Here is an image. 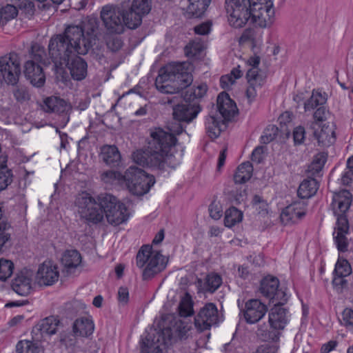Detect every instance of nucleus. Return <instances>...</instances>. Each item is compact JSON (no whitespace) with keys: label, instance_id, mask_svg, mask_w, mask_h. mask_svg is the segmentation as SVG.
I'll return each mask as SVG.
<instances>
[{"label":"nucleus","instance_id":"f257e3e1","mask_svg":"<svg viewBox=\"0 0 353 353\" xmlns=\"http://www.w3.org/2000/svg\"><path fill=\"white\" fill-rule=\"evenodd\" d=\"M201 108L197 103L178 104L173 109L174 121L167 125L168 131L155 128L150 132L151 139L145 151L137 150L132 154L134 161L140 165L163 170L165 167L174 168L180 163L172 150L176 143V135L183 131L181 121L187 123L192 121L201 112Z\"/></svg>","mask_w":353,"mask_h":353},{"label":"nucleus","instance_id":"f03ea898","mask_svg":"<svg viewBox=\"0 0 353 353\" xmlns=\"http://www.w3.org/2000/svg\"><path fill=\"white\" fill-rule=\"evenodd\" d=\"M100 35L98 19L88 17L82 26H68L63 34H56L50 39L49 57L56 68L66 66L77 54H86L96 44Z\"/></svg>","mask_w":353,"mask_h":353},{"label":"nucleus","instance_id":"7ed1b4c3","mask_svg":"<svg viewBox=\"0 0 353 353\" xmlns=\"http://www.w3.org/2000/svg\"><path fill=\"white\" fill-rule=\"evenodd\" d=\"M225 9L229 23L235 28L243 27L250 19L261 28L273 22L274 10L271 0H225Z\"/></svg>","mask_w":353,"mask_h":353},{"label":"nucleus","instance_id":"20e7f679","mask_svg":"<svg viewBox=\"0 0 353 353\" xmlns=\"http://www.w3.org/2000/svg\"><path fill=\"white\" fill-rule=\"evenodd\" d=\"M186 63H172L159 71L155 80L157 89L165 94H178L193 81L192 75Z\"/></svg>","mask_w":353,"mask_h":353},{"label":"nucleus","instance_id":"39448f33","mask_svg":"<svg viewBox=\"0 0 353 353\" xmlns=\"http://www.w3.org/2000/svg\"><path fill=\"white\" fill-rule=\"evenodd\" d=\"M352 203V194L347 190L334 193L331 203L332 210L336 217V223L333 232L334 243L341 252L347 251L349 241L346 236L349 234V222L345 213Z\"/></svg>","mask_w":353,"mask_h":353},{"label":"nucleus","instance_id":"423d86ee","mask_svg":"<svg viewBox=\"0 0 353 353\" xmlns=\"http://www.w3.org/2000/svg\"><path fill=\"white\" fill-rule=\"evenodd\" d=\"M168 259L152 245L141 247L136 256L137 266L142 270L143 280H150L164 270Z\"/></svg>","mask_w":353,"mask_h":353},{"label":"nucleus","instance_id":"0eeeda50","mask_svg":"<svg viewBox=\"0 0 353 353\" xmlns=\"http://www.w3.org/2000/svg\"><path fill=\"white\" fill-rule=\"evenodd\" d=\"M32 60L26 62L24 74L30 83L37 88L42 87L46 81V77L39 63L46 64L47 57L45 48L35 43L31 47Z\"/></svg>","mask_w":353,"mask_h":353},{"label":"nucleus","instance_id":"6e6552de","mask_svg":"<svg viewBox=\"0 0 353 353\" xmlns=\"http://www.w3.org/2000/svg\"><path fill=\"white\" fill-rule=\"evenodd\" d=\"M123 181L128 190L137 196L146 194L155 183L152 175L146 174L136 166H130L126 170L123 174Z\"/></svg>","mask_w":353,"mask_h":353},{"label":"nucleus","instance_id":"1a4fd4ad","mask_svg":"<svg viewBox=\"0 0 353 353\" xmlns=\"http://www.w3.org/2000/svg\"><path fill=\"white\" fill-rule=\"evenodd\" d=\"M99 201L110 224L119 225L128 219L129 213L127 207L113 195L107 193L101 194L99 195Z\"/></svg>","mask_w":353,"mask_h":353},{"label":"nucleus","instance_id":"9d476101","mask_svg":"<svg viewBox=\"0 0 353 353\" xmlns=\"http://www.w3.org/2000/svg\"><path fill=\"white\" fill-rule=\"evenodd\" d=\"M274 307L269 312V323L274 332H263L258 330V335L261 336L264 341H277L279 338V331L283 330L289 322L288 310L283 307L285 303L275 302Z\"/></svg>","mask_w":353,"mask_h":353},{"label":"nucleus","instance_id":"9b49d317","mask_svg":"<svg viewBox=\"0 0 353 353\" xmlns=\"http://www.w3.org/2000/svg\"><path fill=\"white\" fill-rule=\"evenodd\" d=\"M78 211L81 216L94 223L101 222L103 219L104 211L97 198V201L86 192L81 194L76 200Z\"/></svg>","mask_w":353,"mask_h":353},{"label":"nucleus","instance_id":"f8f14e48","mask_svg":"<svg viewBox=\"0 0 353 353\" xmlns=\"http://www.w3.org/2000/svg\"><path fill=\"white\" fill-rule=\"evenodd\" d=\"M100 17L103 23L110 33L121 34L124 30V26H127L125 12L117 6L105 5L102 7Z\"/></svg>","mask_w":353,"mask_h":353},{"label":"nucleus","instance_id":"ddd939ff","mask_svg":"<svg viewBox=\"0 0 353 353\" xmlns=\"http://www.w3.org/2000/svg\"><path fill=\"white\" fill-rule=\"evenodd\" d=\"M0 74L6 83L17 84L21 74V62L17 53L10 52L0 58Z\"/></svg>","mask_w":353,"mask_h":353},{"label":"nucleus","instance_id":"4468645a","mask_svg":"<svg viewBox=\"0 0 353 353\" xmlns=\"http://www.w3.org/2000/svg\"><path fill=\"white\" fill-rule=\"evenodd\" d=\"M151 8V0H133L130 8L125 12L127 27L130 29L139 27L143 17L150 12Z\"/></svg>","mask_w":353,"mask_h":353},{"label":"nucleus","instance_id":"2eb2a0df","mask_svg":"<svg viewBox=\"0 0 353 353\" xmlns=\"http://www.w3.org/2000/svg\"><path fill=\"white\" fill-rule=\"evenodd\" d=\"M34 272L27 268L19 270L12 281V288L19 295L28 296L32 290L35 282Z\"/></svg>","mask_w":353,"mask_h":353},{"label":"nucleus","instance_id":"dca6fc26","mask_svg":"<svg viewBox=\"0 0 353 353\" xmlns=\"http://www.w3.org/2000/svg\"><path fill=\"white\" fill-rule=\"evenodd\" d=\"M219 322L218 310L215 304L206 303L196 316L194 325L200 332L210 330Z\"/></svg>","mask_w":353,"mask_h":353},{"label":"nucleus","instance_id":"f3484780","mask_svg":"<svg viewBox=\"0 0 353 353\" xmlns=\"http://www.w3.org/2000/svg\"><path fill=\"white\" fill-rule=\"evenodd\" d=\"M279 281L276 277L266 276L261 282L260 292L272 301V303L278 302L285 303L288 301L286 293L279 290Z\"/></svg>","mask_w":353,"mask_h":353},{"label":"nucleus","instance_id":"a211bd4d","mask_svg":"<svg viewBox=\"0 0 353 353\" xmlns=\"http://www.w3.org/2000/svg\"><path fill=\"white\" fill-rule=\"evenodd\" d=\"M267 310L265 304L259 299H252L245 302L243 313L248 323L254 324L264 317Z\"/></svg>","mask_w":353,"mask_h":353},{"label":"nucleus","instance_id":"6ab92c4d","mask_svg":"<svg viewBox=\"0 0 353 353\" xmlns=\"http://www.w3.org/2000/svg\"><path fill=\"white\" fill-rule=\"evenodd\" d=\"M59 273L57 267L50 261H44L39 266L35 274V282L40 286L53 285L59 279Z\"/></svg>","mask_w":353,"mask_h":353},{"label":"nucleus","instance_id":"aec40b11","mask_svg":"<svg viewBox=\"0 0 353 353\" xmlns=\"http://www.w3.org/2000/svg\"><path fill=\"white\" fill-rule=\"evenodd\" d=\"M307 203L304 201H296L285 207L281 214V220L285 224L296 223L305 216Z\"/></svg>","mask_w":353,"mask_h":353},{"label":"nucleus","instance_id":"412c9836","mask_svg":"<svg viewBox=\"0 0 353 353\" xmlns=\"http://www.w3.org/2000/svg\"><path fill=\"white\" fill-rule=\"evenodd\" d=\"M311 128L314 129V135L321 147H329L336 141L334 126L330 123H325L321 126L316 122H312Z\"/></svg>","mask_w":353,"mask_h":353},{"label":"nucleus","instance_id":"4be33fe9","mask_svg":"<svg viewBox=\"0 0 353 353\" xmlns=\"http://www.w3.org/2000/svg\"><path fill=\"white\" fill-rule=\"evenodd\" d=\"M59 324L58 317L54 316L46 317L33 327L32 334L36 340H41L44 334H54L57 332Z\"/></svg>","mask_w":353,"mask_h":353},{"label":"nucleus","instance_id":"5701e85b","mask_svg":"<svg viewBox=\"0 0 353 353\" xmlns=\"http://www.w3.org/2000/svg\"><path fill=\"white\" fill-rule=\"evenodd\" d=\"M216 108L224 120H230L236 114V103L230 99L228 94L221 92L217 97Z\"/></svg>","mask_w":353,"mask_h":353},{"label":"nucleus","instance_id":"b1692460","mask_svg":"<svg viewBox=\"0 0 353 353\" xmlns=\"http://www.w3.org/2000/svg\"><path fill=\"white\" fill-rule=\"evenodd\" d=\"M225 128L224 119H222L216 114L211 112L205 119L206 133L211 139L219 137Z\"/></svg>","mask_w":353,"mask_h":353},{"label":"nucleus","instance_id":"393cba45","mask_svg":"<svg viewBox=\"0 0 353 353\" xmlns=\"http://www.w3.org/2000/svg\"><path fill=\"white\" fill-rule=\"evenodd\" d=\"M94 324L90 316H82L77 319L72 326L73 332L76 336L88 337L92 334Z\"/></svg>","mask_w":353,"mask_h":353},{"label":"nucleus","instance_id":"a878e982","mask_svg":"<svg viewBox=\"0 0 353 353\" xmlns=\"http://www.w3.org/2000/svg\"><path fill=\"white\" fill-rule=\"evenodd\" d=\"M71 63H69L68 68L72 77L77 81L83 80L88 73V65L85 61L77 55L72 58Z\"/></svg>","mask_w":353,"mask_h":353},{"label":"nucleus","instance_id":"bb28decb","mask_svg":"<svg viewBox=\"0 0 353 353\" xmlns=\"http://www.w3.org/2000/svg\"><path fill=\"white\" fill-rule=\"evenodd\" d=\"M71 106L64 99L57 97H50L44 100L43 109L48 112H56L58 114L68 112Z\"/></svg>","mask_w":353,"mask_h":353},{"label":"nucleus","instance_id":"cd10ccee","mask_svg":"<svg viewBox=\"0 0 353 353\" xmlns=\"http://www.w3.org/2000/svg\"><path fill=\"white\" fill-rule=\"evenodd\" d=\"M81 255L76 250H66L61 258L62 264L68 272H72L78 268L81 263Z\"/></svg>","mask_w":353,"mask_h":353},{"label":"nucleus","instance_id":"c85d7f7f","mask_svg":"<svg viewBox=\"0 0 353 353\" xmlns=\"http://www.w3.org/2000/svg\"><path fill=\"white\" fill-rule=\"evenodd\" d=\"M100 157L103 161L110 166H115L121 161V154L114 145H104L101 148Z\"/></svg>","mask_w":353,"mask_h":353},{"label":"nucleus","instance_id":"c756f323","mask_svg":"<svg viewBox=\"0 0 353 353\" xmlns=\"http://www.w3.org/2000/svg\"><path fill=\"white\" fill-rule=\"evenodd\" d=\"M189 2L186 8L188 17H201L209 6L210 0H188Z\"/></svg>","mask_w":353,"mask_h":353},{"label":"nucleus","instance_id":"7c9ffc66","mask_svg":"<svg viewBox=\"0 0 353 353\" xmlns=\"http://www.w3.org/2000/svg\"><path fill=\"white\" fill-rule=\"evenodd\" d=\"M319 188L318 182L313 178L304 179L300 184L297 194L301 199H309L314 196Z\"/></svg>","mask_w":353,"mask_h":353},{"label":"nucleus","instance_id":"2f4dec72","mask_svg":"<svg viewBox=\"0 0 353 353\" xmlns=\"http://www.w3.org/2000/svg\"><path fill=\"white\" fill-rule=\"evenodd\" d=\"M208 90V86L205 83L194 85L192 87L188 88L185 92L182 94V97L185 102L193 101L196 99L203 97Z\"/></svg>","mask_w":353,"mask_h":353},{"label":"nucleus","instance_id":"473e14b6","mask_svg":"<svg viewBox=\"0 0 353 353\" xmlns=\"http://www.w3.org/2000/svg\"><path fill=\"white\" fill-rule=\"evenodd\" d=\"M253 167L252 164L247 161L239 165L234 176L235 183H244L252 176Z\"/></svg>","mask_w":353,"mask_h":353},{"label":"nucleus","instance_id":"72a5a7b5","mask_svg":"<svg viewBox=\"0 0 353 353\" xmlns=\"http://www.w3.org/2000/svg\"><path fill=\"white\" fill-rule=\"evenodd\" d=\"M0 164V191L5 190L12 181V172L7 165L6 157H1Z\"/></svg>","mask_w":353,"mask_h":353},{"label":"nucleus","instance_id":"f704fd0d","mask_svg":"<svg viewBox=\"0 0 353 353\" xmlns=\"http://www.w3.org/2000/svg\"><path fill=\"white\" fill-rule=\"evenodd\" d=\"M222 284L221 276L216 273H210L205 279L203 290L205 292H214Z\"/></svg>","mask_w":353,"mask_h":353},{"label":"nucleus","instance_id":"c9c22d12","mask_svg":"<svg viewBox=\"0 0 353 353\" xmlns=\"http://www.w3.org/2000/svg\"><path fill=\"white\" fill-rule=\"evenodd\" d=\"M242 212L234 207L230 208L225 211L224 223L228 228L234 226L236 223L242 220Z\"/></svg>","mask_w":353,"mask_h":353},{"label":"nucleus","instance_id":"e433bc0d","mask_svg":"<svg viewBox=\"0 0 353 353\" xmlns=\"http://www.w3.org/2000/svg\"><path fill=\"white\" fill-rule=\"evenodd\" d=\"M327 161V154L323 152L318 153L314 156L311 164L309 165L308 172L312 175H318L322 170Z\"/></svg>","mask_w":353,"mask_h":353},{"label":"nucleus","instance_id":"4c0bfd02","mask_svg":"<svg viewBox=\"0 0 353 353\" xmlns=\"http://www.w3.org/2000/svg\"><path fill=\"white\" fill-rule=\"evenodd\" d=\"M179 314L181 316L188 317L193 314V305L191 296L186 294L181 300L178 307Z\"/></svg>","mask_w":353,"mask_h":353},{"label":"nucleus","instance_id":"58836bf2","mask_svg":"<svg viewBox=\"0 0 353 353\" xmlns=\"http://www.w3.org/2000/svg\"><path fill=\"white\" fill-rule=\"evenodd\" d=\"M17 353H43V350L30 341H20L16 346Z\"/></svg>","mask_w":353,"mask_h":353},{"label":"nucleus","instance_id":"ea45409f","mask_svg":"<svg viewBox=\"0 0 353 353\" xmlns=\"http://www.w3.org/2000/svg\"><path fill=\"white\" fill-rule=\"evenodd\" d=\"M14 263L7 259H0V280L6 281L13 273Z\"/></svg>","mask_w":353,"mask_h":353},{"label":"nucleus","instance_id":"a19ab883","mask_svg":"<svg viewBox=\"0 0 353 353\" xmlns=\"http://www.w3.org/2000/svg\"><path fill=\"white\" fill-rule=\"evenodd\" d=\"M352 272L350 264L346 259L339 258L336 265L334 273L341 276H349Z\"/></svg>","mask_w":353,"mask_h":353},{"label":"nucleus","instance_id":"79ce46f5","mask_svg":"<svg viewBox=\"0 0 353 353\" xmlns=\"http://www.w3.org/2000/svg\"><path fill=\"white\" fill-rule=\"evenodd\" d=\"M257 67H251L247 72L246 78L249 85H262L263 79L259 73Z\"/></svg>","mask_w":353,"mask_h":353},{"label":"nucleus","instance_id":"37998d69","mask_svg":"<svg viewBox=\"0 0 353 353\" xmlns=\"http://www.w3.org/2000/svg\"><path fill=\"white\" fill-rule=\"evenodd\" d=\"M101 179L106 184H112L116 181L119 182L123 181V175L118 172L108 170L101 174Z\"/></svg>","mask_w":353,"mask_h":353},{"label":"nucleus","instance_id":"c03bdc74","mask_svg":"<svg viewBox=\"0 0 353 353\" xmlns=\"http://www.w3.org/2000/svg\"><path fill=\"white\" fill-rule=\"evenodd\" d=\"M203 49V44L200 42L192 41L185 48V54L188 57H196L200 54Z\"/></svg>","mask_w":353,"mask_h":353},{"label":"nucleus","instance_id":"a18cd8bd","mask_svg":"<svg viewBox=\"0 0 353 353\" xmlns=\"http://www.w3.org/2000/svg\"><path fill=\"white\" fill-rule=\"evenodd\" d=\"M1 11L3 15L4 24L8 21L15 18L18 14V9L16 6L8 4L4 7H1Z\"/></svg>","mask_w":353,"mask_h":353},{"label":"nucleus","instance_id":"49530a36","mask_svg":"<svg viewBox=\"0 0 353 353\" xmlns=\"http://www.w3.org/2000/svg\"><path fill=\"white\" fill-rule=\"evenodd\" d=\"M15 99L20 103H23L30 99L28 90L24 87H18L13 92Z\"/></svg>","mask_w":353,"mask_h":353},{"label":"nucleus","instance_id":"de8ad7c7","mask_svg":"<svg viewBox=\"0 0 353 353\" xmlns=\"http://www.w3.org/2000/svg\"><path fill=\"white\" fill-rule=\"evenodd\" d=\"M278 128L274 125L269 126L265 129L263 134L261 137L263 143L267 144L273 141L277 136Z\"/></svg>","mask_w":353,"mask_h":353},{"label":"nucleus","instance_id":"09e8293b","mask_svg":"<svg viewBox=\"0 0 353 353\" xmlns=\"http://www.w3.org/2000/svg\"><path fill=\"white\" fill-rule=\"evenodd\" d=\"M17 6L26 14L32 16L34 12V4L32 0H19Z\"/></svg>","mask_w":353,"mask_h":353},{"label":"nucleus","instance_id":"8fccbe9b","mask_svg":"<svg viewBox=\"0 0 353 353\" xmlns=\"http://www.w3.org/2000/svg\"><path fill=\"white\" fill-rule=\"evenodd\" d=\"M340 322L346 327H353V310L351 308H345L341 314Z\"/></svg>","mask_w":353,"mask_h":353},{"label":"nucleus","instance_id":"3c124183","mask_svg":"<svg viewBox=\"0 0 353 353\" xmlns=\"http://www.w3.org/2000/svg\"><path fill=\"white\" fill-rule=\"evenodd\" d=\"M345 276H341L340 275L334 274L332 280V285L334 290L339 293H341L343 288L347 286V281L345 279Z\"/></svg>","mask_w":353,"mask_h":353},{"label":"nucleus","instance_id":"603ef678","mask_svg":"<svg viewBox=\"0 0 353 353\" xmlns=\"http://www.w3.org/2000/svg\"><path fill=\"white\" fill-rule=\"evenodd\" d=\"M305 138V128L301 125L296 127L293 130V139L295 145L303 143Z\"/></svg>","mask_w":353,"mask_h":353},{"label":"nucleus","instance_id":"864d4df0","mask_svg":"<svg viewBox=\"0 0 353 353\" xmlns=\"http://www.w3.org/2000/svg\"><path fill=\"white\" fill-rule=\"evenodd\" d=\"M123 46L121 39L119 37H112L107 41L108 48L112 52H117Z\"/></svg>","mask_w":353,"mask_h":353},{"label":"nucleus","instance_id":"5fc2aeb1","mask_svg":"<svg viewBox=\"0 0 353 353\" xmlns=\"http://www.w3.org/2000/svg\"><path fill=\"white\" fill-rule=\"evenodd\" d=\"M264 147H256L252 153V161L260 163L264 159Z\"/></svg>","mask_w":353,"mask_h":353},{"label":"nucleus","instance_id":"6e6d98bb","mask_svg":"<svg viewBox=\"0 0 353 353\" xmlns=\"http://www.w3.org/2000/svg\"><path fill=\"white\" fill-rule=\"evenodd\" d=\"M129 300V291L125 287H121L118 290V301L120 304L125 305Z\"/></svg>","mask_w":353,"mask_h":353},{"label":"nucleus","instance_id":"4d7b16f0","mask_svg":"<svg viewBox=\"0 0 353 353\" xmlns=\"http://www.w3.org/2000/svg\"><path fill=\"white\" fill-rule=\"evenodd\" d=\"M211 23L209 22L202 23L194 27V32L197 34L205 35L210 32Z\"/></svg>","mask_w":353,"mask_h":353},{"label":"nucleus","instance_id":"13d9d810","mask_svg":"<svg viewBox=\"0 0 353 353\" xmlns=\"http://www.w3.org/2000/svg\"><path fill=\"white\" fill-rule=\"evenodd\" d=\"M209 211L210 216L215 220H218L222 216L221 207L216 204L212 203L209 207Z\"/></svg>","mask_w":353,"mask_h":353},{"label":"nucleus","instance_id":"bf43d9fd","mask_svg":"<svg viewBox=\"0 0 353 353\" xmlns=\"http://www.w3.org/2000/svg\"><path fill=\"white\" fill-rule=\"evenodd\" d=\"M235 82V80L230 74L223 75L220 79V85L223 89H228Z\"/></svg>","mask_w":353,"mask_h":353},{"label":"nucleus","instance_id":"052dcab7","mask_svg":"<svg viewBox=\"0 0 353 353\" xmlns=\"http://www.w3.org/2000/svg\"><path fill=\"white\" fill-rule=\"evenodd\" d=\"M254 31L252 29H246L244 30L240 37L241 43H245L248 41H254Z\"/></svg>","mask_w":353,"mask_h":353},{"label":"nucleus","instance_id":"680f3d73","mask_svg":"<svg viewBox=\"0 0 353 353\" xmlns=\"http://www.w3.org/2000/svg\"><path fill=\"white\" fill-rule=\"evenodd\" d=\"M143 347L147 349L148 353H163L162 349L160 347V346L155 343H152L150 345H149L148 343L146 344L145 341H143L141 345V350Z\"/></svg>","mask_w":353,"mask_h":353},{"label":"nucleus","instance_id":"e2e57ef3","mask_svg":"<svg viewBox=\"0 0 353 353\" xmlns=\"http://www.w3.org/2000/svg\"><path fill=\"white\" fill-rule=\"evenodd\" d=\"M327 111L325 107H319L314 113V118L317 121H322L326 119Z\"/></svg>","mask_w":353,"mask_h":353},{"label":"nucleus","instance_id":"0e129e2a","mask_svg":"<svg viewBox=\"0 0 353 353\" xmlns=\"http://www.w3.org/2000/svg\"><path fill=\"white\" fill-rule=\"evenodd\" d=\"M353 181V175L350 170L346 169L341 176V183L344 185H349Z\"/></svg>","mask_w":353,"mask_h":353},{"label":"nucleus","instance_id":"69168bd1","mask_svg":"<svg viewBox=\"0 0 353 353\" xmlns=\"http://www.w3.org/2000/svg\"><path fill=\"white\" fill-rule=\"evenodd\" d=\"M337 343L335 341H330L329 342L323 344L321 348V353H329L336 347Z\"/></svg>","mask_w":353,"mask_h":353},{"label":"nucleus","instance_id":"338daca9","mask_svg":"<svg viewBox=\"0 0 353 353\" xmlns=\"http://www.w3.org/2000/svg\"><path fill=\"white\" fill-rule=\"evenodd\" d=\"M252 203L254 205H259V208H261L263 211V210L267 211V209H266L267 204L260 196L255 195L253 197Z\"/></svg>","mask_w":353,"mask_h":353},{"label":"nucleus","instance_id":"774afa93","mask_svg":"<svg viewBox=\"0 0 353 353\" xmlns=\"http://www.w3.org/2000/svg\"><path fill=\"white\" fill-rule=\"evenodd\" d=\"M261 85H249L246 90L247 97L252 100L254 99L256 95V88L260 87Z\"/></svg>","mask_w":353,"mask_h":353}]
</instances>
